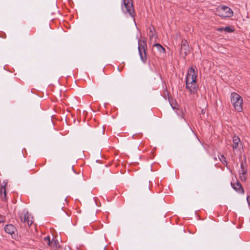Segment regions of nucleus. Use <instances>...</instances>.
<instances>
[{
  "instance_id": "obj_12",
  "label": "nucleus",
  "mask_w": 250,
  "mask_h": 250,
  "mask_svg": "<svg viewBox=\"0 0 250 250\" xmlns=\"http://www.w3.org/2000/svg\"><path fill=\"white\" fill-rule=\"evenodd\" d=\"M233 145H232V148L233 149V151H234L236 149H237L238 146L239 145L240 143V139L238 136H234L233 138Z\"/></svg>"
},
{
  "instance_id": "obj_19",
  "label": "nucleus",
  "mask_w": 250,
  "mask_h": 250,
  "mask_svg": "<svg viewBox=\"0 0 250 250\" xmlns=\"http://www.w3.org/2000/svg\"><path fill=\"white\" fill-rule=\"evenodd\" d=\"M247 201H248V203L249 206H250V197H249V196L247 197Z\"/></svg>"
},
{
  "instance_id": "obj_18",
  "label": "nucleus",
  "mask_w": 250,
  "mask_h": 250,
  "mask_svg": "<svg viewBox=\"0 0 250 250\" xmlns=\"http://www.w3.org/2000/svg\"><path fill=\"white\" fill-rule=\"evenodd\" d=\"M4 222V217L0 215V223Z\"/></svg>"
},
{
  "instance_id": "obj_13",
  "label": "nucleus",
  "mask_w": 250,
  "mask_h": 250,
  "mask_svg": "<svg viewBox=\"0 0 250 250\" xmlns=\"http://www.w3.org/2000/svg\"><path fill=\"white\" fill-rule=\"evenodd\" d=\"M231 186L232 188L237 191L239 192H241L243 191V189L242 188L241 186L238 183L235 184V183H231Z\"/></svg>"
},
{
  "instance_id": "obj_11",
  "label": "nucleus",
  "mask_w": 250,
  "mask_h": 250,
  "mask_svg": "<svg viewBox=\"0 0 250 250\" xmlns=\"http://www.w3.org/2000/svg\"><path fill=\"white\" fill-rule=\"evenodd\" d=\"M7 185V182L3 181V184L1 185V189H0V193H1V197L2 200H5L6 198V189L5 186Z\"/></svg>"
},
{
  "instance_id": "obj_1",
  "label": "nucleus",
  "mask_w": 250,
  "mask_h": 250,
  "mask_svg": "<svg viewBox=\"0 0 250 250\" xmlns=\"http://www.w3.org/2000/svg\"><path fill=\"white\" fill-rule=\"evenodd\" d=\"M197 69L192 67H190L187 72L186 77V87L191 94L195 93L198 89L196 80Z\"/></svg>"
},
{
  "instance_id": "obj_2",
  "label": "nucleus",
  "mask_w": 250,
  "mask_h": 250,
  "mask_svg": "<svg viewBox=\"0 0 250 250\" xmlns=\"http://www.w3.org/2000/svg\"><path fill=\"white\" fill-rule=\"evenodd\" d=\"M230 101L236 111L238 112L242 111L243 100L241 96L236 93H232L230 96Z\"/></svg>"
},
{
  "instance_id": "obj_4",
  "label": "nucleus",
  "mask_w": 250,
  "mask_h": 250,
  "mask_svg": "<svg viewBox=\"0 0 250 250\" xmlns=\"http://www.w3.org/2000/svg\"><path fill=\"white\" fill-rule=\"evenodd\" d=\"M122 8L125 13L128 14L132 18H134V11L132 0H123Z\"/></svg>"
},
{
  "instance_id": "obj_10",
  "label": "nucleus",
  "mask_w": 250,
  "mask_h": 250,
  "mask_svg": "<svg viewBox=\"0 0 250 250\" xmlns=\"http://www.w3.org/2000/svg\"><path fill=\"white\" fill-rule=\"evenodd\" d=\"M5 231L9 234H12L16 230V228L12 225H7L5 227Z\"/></svg>"
},
{
  "instance_id": "obj_14",
  "label": "nucleus",
  "mask_w": 250,
  "mask_h": 250,
  "mask_svg": "<svg viewBox=\"0 0 250 250\" xmlns=\"http://www.w3.org/2000/svg\"><path fill=\"white\" fill-rule=\"evenodd\" d=\"M155 46L157 48L158 50L160 53H165V48L162 45H161L160 44H156L155 45Z\"/></svg>"
},
{
  "instance_id": "obj_6",
  "label": "nucleus",
  "mask_w": 250,
  "mask_h": 250,
  "mask_svg": "<svg viewBox=\"0 0 250 250\" xmlns=\"http://www.w3.org/2000/svg\"><path fill=\"white\" fill-rule=\"evenodd\" d=\"M20 217L22 222L27 223L29 226H31L34 222L33 216L25 211H23L20 214Z\"/></svg>"
},
{
  "instance_id": "obj_20",
  "label": "nucleus",
  "mask_w": 250,
  "mask_h": 250,
  "mask_svg": "<svg viewBox=\"0 0 250 250\" xmlns=\"http://www.w3.org/2000/svg\"><path fill=\"white\" fill-rule=\"evenodd\" d=\"M224 30V28H220L218 29V31H222Z\"/></svg>"
},
{
  "instance_id": "obj_9",
  "label": "nucleus",
  "mask_w": 250,
  "mask_h": 250,
  "mask_svg": "<svg viewBox=\"0 0 250 250\" xmlns=\"http://www.w3.org/2000/svg\"><path fill=\"white\" fill-rule=\"evenodd\" d=\"M247 170L243 163L241 164V170L239 171V176L242 181H245L247 179Z\"/></svg>"
},
{
  "instance_id": "obj_21",
  "label": "nucleus",
  "mask_w": 250,
  "mask_h": 250,
  "mask_svg": "<svg viewBox=\"0 0 250 250\" xmlns=\"http://www.w3.org/2000/svg\"><path fill=\"white\" fill-rule=\"evenodd\" d=\"M183 116H184V115H183V114L182 113V118H183Z\"/></svg>"
},
{
  "instance_id": "obj_17",
  "label": "nucleus",
  "mask_w": 250,
  "mask_h": 250,
  "mask_svg": "<svg viewBox=\"0 0 250 250\" xmlns=\"http://www.w3.org/2000/svg\"><path fill=\"white\" fill-rule=\"evenodd\" d=\"M224 31H225L227 32H233V30H232L229 27H226L224 28Z\"/></svg>"
},
{
  "instance_id": "obj_16",
  "label": "nucleus",
  "mask_w": 250,
  "mask_h": 250,
  "mask_svg": "<svg viewBox=\"0 0 250 250\" xmlns=\"http://www.w3.org/2000/svg\"><path fill=\"white\" fill-rule=\"evenodd\" d=\"M170 105L173 109H178V105L176 103H173V102H171Z\"/></svg>"
},
{
  "instance_id": "obj_7",
  "label": "nucleus",
  "mask_w": 250,
  "mask_h": 250,
  "mask_svg": "<svg viewBox=\"0 0 250 250\" xmlns=\"http://www.w3.org/2000/svg\"><path fill=\"white\" fill-rule=\"evenodd\" d=\"M44 243L46 244L47 245L50 246L51 248H53L55 250L59 247V243L58 242V241L54 239H52L51 241L50 237L48 236L44 238Z\"/></svg>"
},
{
  "instance_id": "obj_5",
  "label": "nucleus",
  "mask_w": 250,
  "mask_h": 250,
  "mask_svg": "<svg viewBox=\"0 0 250 250\" xmlns=\"http://www.w3.org/2000/svg\"><path fill=\"white\" fill-rule=\"evenodd\" d=\"M138 50L141 60L143 62H146V44L144 41H139Z\"/></svg>"
},
{
  "instance_id": "obj_3",
  "label": "nucleus",
  "mask_w": 250,
  "mask_h": 250,
  "mask_svg": "<svg viewBox=\"0 0 250 250\" xmlns=\"http://www.w3.org/2000/svg\"><path fill=\"white\" fill-rule=\"evenodd\" d=\"M216 14L223 18H230L233 16V12L229 7L222 5L216 8Z\"/></svg>"
},
{
  "instance_id": "obj_15",
  "label": "nucleus",
  "mask_w": 250,
  "mask_h": 250,
  "mask_svg": "<svg viewBox=\"0 0 250 250\" xmlns=\"http://www.w3.org/2000/svg\"><path fill=\"white\" fill-rule=\"evenodd\" d=\"M220 160L224 164L227 165V161H226L225 158L223 155H221L219 157Z\"/></svg>"
},
{
  "instance_id": "obj_8",
  "label": "nucleus",
  "mask_w": 250,
  "mask_h": 250,
  "mask_svg": "<svg viewBox=\"0 0 250 250\" xmlns=\"http://www.w3.org/2000/svg\"><path fill=\"white\" fill-rule=\"evenodd\" d=\"M189 52V47L186 40H182L180 53L182 55L186 56Z\"/></svg>"
}]
</instances>
